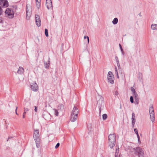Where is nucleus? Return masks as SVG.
<instances>
[{"label":"nucleus","mask_w":157,"mask_h":157,"mask_svg":"<svg viewBox=\"0 0 157 157\" xmlns=\"http://www.w3.org/2000/svg\"><path fill=\"white\" fill-rule=\"evenodd\" d=\"M17 107H16V110H15V112H16V114L18 115V114L17 113Z\"/></svg>","instance_id":"79ce46f5"},{"label":"nucleus","mask_w":157,"mask_h":157,"mask_svg":"<svg viewBox=\"0 0 157 157\" xmlns=\"http://www.w3.org/2000/svg\"><path fill=\"white\" fill-rule=\"evenodd\" d=\"M14 11L11 8H8L6 9L5 13L6 15L8 16L9 18H13Z\"/></svg>","instance_id":"20e7f679"},{"label":"nucleus","mask_w":157,"mask_h":157,"mask_svg":"<svg viewBox=\"0 0 157 157\" xmlns=\"http://www.w3.org/2000/svg\"><path fill=\"white\" fill-rule=\"evenodd\" d=\"M116 144V135L114 133L110 134L109 136V145L110 148H112Z\"/></svg>","instance_id":"f257e3e1"},{"label":"nucleus","mask_w":157,"mask_h":157,"mask_svg":"<svg viewBox=\"0 0 157 157\" xmlns=\"http://www.w3.org/2000/svg\"><path fill=\"white\" fill-rule=\"evenodd\" d=\"M135 154L138 156V157H144V153L143 150L140 147H138L134 148Z\"/></svg>","instance_id":"7ed1b4c3"},{"label":"nucleus","mask_w":157,"mask_h":157,"mask_svg":"<svg viewBox=\"0 0 157 157\" xmlns=\"http://www.w3.org/2000/svg\"><path fill=\"white\" fill-rule=\"evenodd\" d=\"M49 67V66L48 65V67ZM45 67L46 68H48V66H45Z\"/></svg>","instance_id":"de8ad7c7"},{"label":"nucleus","mask_w":157,"mask_h":157,"mask_svg":"<svg viewBox=\"0 0 157 157\" xmlns=\"http://www.w3.org/2000/svg\"><path fill=\"white\" fill-rule=\"evenodd\" d=\"M84 39H86V38H87V43L89 44V37L87 36H84Z\"/></svg>","instance_id":"bb28decb"},{"label":"nucleus","mask_w":157,"mask_h":157,"mask_svg":"<svg viewBox=\"0 0 157 157\" xmlns=\"http://www.w3.org/2000/svg\"><path fill=\"white\" fill-rule=\"evenodd\" d=\"M97 105L99 108V113H101V107H103L104 105V98L100 95H98L97 98Z\"/></svg>","instance_id":"f03ea898"},{"label":"nucleus","mask_w":157,"mask_h":157,"mask_svg":"<svg viewBox=\"0 0 157 157\" xmlns=\"http://www.w3.org/2000/svg\"><path fill=\"white\" fill-rule=\"evenodd\" d=\"M78 110L77 108L74 106L72 111L71 114L78 115Z\"/></svg>","instance_id":"ddd939ff"},{"label":"nucleus","mask_w":157,"mask_h":157,"mask_svg":"<svg viewBox=\"0 0 157 157\" xmlns=\"http://www.w3.org/2000/svg\"><path fill=\"white\" fill-rule=\"evenodd\" d=\"M28 110H29V109L27 108H24V112H25L26 113Z\"/></svg>","instance_id":"e433bc0d"},{"label":"nucleus","mask_w":157,"mask_h":157,"mask_svg":"<svg viewBox=\"0 0 157 157\" xmlns=\"http://www.w3.org/2000/svg\"><path fill=\"white\" fill-rule=\"evenodd\" d=\"M24 71V68L22 67H20L18 68L17 72L18 74L21 75L23 73Z\"/></svg>","instance_id":"f3484780"},{"label":"nucleus","mask_w":157,"mask_h":157,"mask_svg":"<svg viewBox=\"0 0 157 157\" xmlns=\"http://www.w3.org/2000/svg\"><path fill=\"white\" fill-rule=\"evenodd\" d=\"M59 146V143H57V144L56 145V146L55 147V148H57Z\"/></svg>","instance_id":"c9c22d12"},{"label":"nucleus","mask_w":157,"mask_h":157,"mask_svg":"<svg viewBox=\"0 0 157 157\" xmlns=\"http://www.w3.org/2000/svg\"><path fill=\"white\" fill-rule=\"evenodd\" d=\"M117 64L118 67L119 68L120 67V64H119V61L118 60V61H117Z\"/></svg>","instance_id":"4c0bfd02"},{"label":"nucleus","mask_w":157,"mask_h":157,"mask_svg":"<svg viewBox=\"0 0 157 157\" xmlns=\"http://www.w3.org/2000/svg\"><path fill=\"white\" fill-rule=\"evenodd\" d=\"M26 113H25V112H24V113H23V116H22V117H23V118H25V115Z\"/></svg>","instance_id":"58836bf2"},{"label":"nucleus","mask_w":157,"mask_h":157,"mask_svg":"<svg viewBox=\"0 0 157 157\" xmlns=\"http://www.w3.org/2000/svg\"><path fill=\"white\" fill-rule=\"evenodd\" d=\"M45 33L46 36L47 37L48 36V30L47 29H45Z\"/></svg>","instance_id":"a878e982"},{"label":"nucleus","mask_w":157,"mask_h":157,"mask_svg":"<svg viewBox=\"0 0 157 157\" xmlns=\"http://www.w3.org/2000/svg\"><path fill=\"white\" fill-rule=\"evenodd\" d=\"M10 137H9V138H8V140H7V141H8L9 140V139H10Z\"/></svg>","instance_id":"09e8293b"},{"label":"nucleus","mask_w":157,"mask_h":157,"mask_svg":"<svg viewBox=\"0 0 157 157\" xmlns=\"http://www.w3.org/2000/svg\"><path fill=\"white\" fill-rule=\"evenodd\" d=\"M46 5L48 10L52 8V2L51 0H46Z\"/></svg>","instance_id":"9b49d317"},{"label":"nucleus","mask_w":157,"mask_h":157,"mask_svg":"<svg viewBox=\"0 0 157 157\" xmlns=\"http://www.w3.org/2000/svg\"><path fill=\"white\" fill-rule=\"evenodd\" d=\"M43 117L46 120H48L50 118V115L49 113L47 112H45L43 114Z\"/></svg>","instance_id":"2eb2a0df"},{"label":"nucleus","mask_w":157,"mask_h":157,"mask_svg":"<svg viewBox=\"0 0 157 157\" xmlns=\"http://www.w3.org/2000/svg\"><path fill=\"white\" fill-rule=\"evenodd\" d=\"M132 124L133 125V127H134L136 122V119L135 115L134 113H132Z\"/></svg>","instance_id":"dca6fc26"},{"label":"nucleus","mask_w":157,"mask_h":157,"mask_svg":"<svg viewBox=\"0 0 157 157\" xmlns=\"http://www.w3.org/2000/svg\"><path fill=\"white\" fill-rule=\"evenodd\" d=\"M107 79L108 82L113 84L114 83V76L113 73L109 71L107 74Z\"/></svg>","instance_id":"423d86ee"},{"label":"nucleus","mask_w":157,"mask_h":157,"mask_svg":"<svg viewBox=\"0 0 157 157\" xmlns=\"http://www.w3.org/2000/svg\"><path fill=\"white\" fill-rule=\"evenodd\" d=\"M59 107H60L61 109H63L64 108V106L63 105L61 104H59Z\"/></svg>","instance_id":"7c9ffc66"},{"label":"nucleus","mask_w":157,"mask_h":157,"mask_svg":"<svg viewBox=\"0 0 157 157\" xmlns=\"http://www.w3.org/2000/svg\"><path fill=\"white\" fill-rule=\"evenodd\" d=\"M39 130L38 129H34L33 137L36 141L39 140Z\"/></svg>","instance_id":"1a4fd4ad"},{"label":"nucleus","mask_w":157,"mask_h":157,"mask_svg":"<svg viewBox=\"0 0 157 157\" xmlns=\"http://www.w3.org/2000/svg\"><path fill=\"white\" fill-rule=\"evenodd\" d=\"M114 95L116 96H117L118 95V92L117 91H114Z\"/></svg>","instance_id":"f704fd0d"},{"label":"nucleus","mask_w":157,"mask_h":157,"mask_svg":"<svg viewBox=\"0 0 157 157\" xmlns=\"http://www.w3.org/2000/svg\"><path fill=\"white\" fill-rule=\"evenodd\" d=\"M118 22V19L117 18H115L112 21L113 23L115 25Z\"/></svg>","instance_id":"6ab92c4d"},{"label":"nucleus","mask_w":157,"mask_h":157,"mask_svg":"<svg viewBox=\"0 0 157 157\" xmlns=\"http://www.w3.org/2000/svg\"><path fill=\"white\" fill-rule=\"evenodd\" d=\"M137 138H138V142L139 143H140L141 142H140V137L139 136V135H137Z\"/></svg>","instance_id":"2f4dec72"},{"label":"nucleus","mask_w":157,"mask_h":157,"mask_svg":"<svg viewBox=\"0 0 157 157\" xmlns=\"http://www.w3.org/2000/svg\"><path fill=\"white\" fill-rule=\"evenodd\" d=\"M107 117V115L106 114H103L102 115V118L103 120H105Z\"/></svg>","instance_id":"4be33fe9"},{"label":"nucleus","mask_w":157,"mask_h":157,"mask_svg":"<svg viewBox=\"0 0 157 157\" xmlns=\"http://www.w3.org/2000/svg\"><path fill=\"white\" fill-rule=\"evenodd\" d=\"M115 71L116 74H117V73H118L117 70V68L116 67L115 68Z\"/></svg>","instance_id":"ea45409f"},{"label":"nucleus","mask_w":157,"mask_h":157,"mask_svg":"<svg viewBox=\"0 0 157 157\" xmlns=\"http://www.w3.org/2000/svg\"><path fill=\"white\" fill-rule=\"evenodd\" d=\"M34 110H35V112H37V107L36 106H35Z\"/></svg>","instance_id":"a19ab883"},{"label":"nucleus","mask_w":157,"mask_h":157,"mask_svg":"<svg viewBox=\"0 0 157 157\" xmlns=\"http://www.w3.org/2000/svg\"><path fill=\"white\" fill-rule=\"evenodd\" d=\"M8 5V2L6 0H0V15L2 11L1 8L7 7Z\"/></svg>","instance_id":"39448f33"},{"label":"nucleus","mask_w":157,"mask_h":157,"mask_svg":"<svg viewBox=\"0 0 157 157\" xmlns=\"http://www.w3.org/2000/svg\"><path fill=\"white\" fill-rule=\"evenodd\" d=\"M117 75V78H119V75H118V73H117V74H116Z\"/></svg>","instance_id":"c03bdc74"},{"label":"nucleus","mask_w":157,"mask_h":157,"mask_svg":"<svg viewBox=\"0 0 157 157\" xmlns=\"http://www.w3.org/2000/svg\"><path fill=\"white\" fill-rule=\"evenodd\" d=\"M134 131L136 134V135H139L138 132V130L136 128H135L134 129Z\"/></svg>","instance_id":"473e14b6"},{"label":"nucleus","mask_w":157,"mask_h":157,"mask_svg":"<svg viewBox=\"0 0 157 157\" xmlns=\"http://www.w3.org/2000/svg\"><path fill=\"white\" fill-rule=\"evenodd\" d=\"M116 59L117 61H118V58L117 56L116 57Z\"/></svg>","instance_id":"37998d69"},{"label":"nucleus","mask_w":157,"mask_h":157,"mask_svg":"<svg viewBox=\"0 0 157 157\" xmlns=\"http://www.w3.org/2000/svg\"><path fill=\"white\" fill-rule=\"evenodd\" d=\"M78 117V115L71 114V121L72 122H74L76 121Z\"/></svg>","instance_id":"4468645a"},{"label":"nucleus","mask_w":157,"mask_h":157,"mask_svg":"<svg viewBox=\"0 0 157 157\" xmlns=\"http://www.w3.org/2000/svg\"><path fill=\"white\" fill-rule=\"evenodd\" d=\"M135 100H136V104H138V103H139V99H138V98H135Z\"/></svg>","instance_id":"72a5a7b5"},{"label":"nucleus","mask_w":157,"mask_h":157,"mask_svg":"<svg viewBox=\"0 0 157 157\" xmlns=\"http://www.w3.org/2000/svg\"><path fill=\"white\" fill-rule=\"evenodd\" d=\"M36 2H37V1H40V0H36Z\"/></svg>","instance_id":"49530a36"},{"label":"nucleus","mask_w":157,"mask_h":157,"mask_svg":"<svg viewBox=\"0 0 157 157\" xmlns=\"http://www.w3.org/2000/svg\"><path fill=\"white\" fill-rule=\"evenodd\" d=\"M133 97L134 98H138V95L137 93L136 92L135 93H133Z\"/></svg>","instance_id":"b1692460"},{"label":"nucleus","mask_w":157,"mask_h":157,"mask_svg":"<svg viewBox=\"0 0 157 157\" xmlns=\"http://www.w3.org/2000/svg\"><path fill=\"white\" fill-rule=\"evenodd\" d=\"M35 142L36 143V145L37 147V148H39L40 147V143H39V141H36V140H35Z\"/></svg>","instance_id":"5701e85b"},{"label":"nucleus","mask_w":157,"mask_h":157,"mask_svg":"<svg viewBox=\"0 0 157 157\" xmlns=\"http://www.w3.org/2000/svg\"><path fill=\"white\" fill-rule=\"evenodd\" d=\"M119 47H120V48L121 49V50L122 52V54H124V52L123 51V49L122 48L121 45L120 44H119Z\"/></svg>","instance_id":"cd10ccee"},{"label":"nucleus","mask_w":157,"mask_h":157,"mask_svg":"<svg viewBox=\"0 0 157 157\" xmlns=\"http://www.w3.org/2000/svg\"><path fill=\"white\" fill-rule=\"evenodd\" d=\"M2 20H1V18H0V23L2 22Z\"/></svg>","instance_id":"a18cd8bd"},{"label":"nucleus","mask_w":157,"mask_h":157,"mask_svg":"<svg viewBox=\"0 0 157 157\" xmlns=\"http://www.w3.org/2000/svg\"><path fill=\"white\" fill-rule=\"evenodd\" d=\"M26 18L27 19L29 20L31 15V7L29 4H27L26 6Z\"/></svg>","instance_id":"6e6552de"},{"label":"nucleus","mask_w":157,"mask_h":157,"mask_svg":"<svg viewBox=\"0 0 157 157\" xmlns=\"http://www.w3.org/2000/svg\"><path fill=\"white\" fill-rule=\"evenodd\" d=\"M31 88L32 90L33 91H37L38 90V86L35 82L31 84Z\"/></svg>","instance_id":"9d476101"},{"label":"nucleus","mask_w":157,"mask_h":157,"mask_svg":"<svg viewBox=\"0 0 157 157\" xmlns=\"http://www.w3.org/2000/svg\"><path fill=\"white\" fill-rule=\"evenodd\" d=\"M36 6L38 9H39L40 6V1H37L36 3Z\"/></svg>","instance_id":"aec40b11"},{"label":"nucleus","mask_w":157,"mask_h":157,"mask_svg":"<svg viewBox=\"0 0 157 157\" xmlns=\"http://www.w3.org/2000/svg\"><path fill=\"white\" fill-rule=\"evenodd\" d=\"M149 112L151 120L152 122H153L155 121V118L154 112L152 105H151L149 109Z\"/></svg>","instance_id":"0eeeda50"},{"label":"nucleus","mask_w":157,"mask_h":157,"mask_svg":"<svg viewBox=\"0 0 157 157\" xmlns=\"http://www.w3.org/2000/svg\"><path fill=\"white\" fill-rule=\"evenodd\" d=\"M36 25L38 27H40L41 25V21L40 17L39 16L37 15L36 16Z\"/></svg>","instance_id":"f8f14e48"},{"label":"nucleus","mask_w":157,"mask_h":157,"mask_svg":"<svg viewBox=\"0 0 157 157\" xmlns=\"http://www.w3.org/2000/svg\"><path fill=\"white\" fill-rule=\"evenodd\" d=\"M130 101L132 103H133L134 102L133 97L132 96H131L130 97Z\"/></svg>","instance_id":"c756f323"},{"label":"nucleus","mask_w":157,"mask_h":157,"mask_svg":"<svg viewBox=\"0 0 157 157\" xmlns=\"http://www.w3.org/2000/svg\"><path fill=\"white\" fill-rule=\"evenodd\" d=\"M119 148H118V149H117V148L116 149V151L115 153V157H116L117 155H118V152H119Z\"/></svg>","instance_id":"393cba45"},{"label":"nucleus","mask_w":157,"mask_h":157,"mask_svg":"<svg viewBox=\"0 0 157 157\" xmlns=\"http://www.w3.org/2000/svg\"><path fill=\"white\" fill-rule=\"evenodd\" d=\"M151 28L152 30H157V24H152Z\"/></svg>","instance_id":"a211bd4d"},{"label":"nucleus","mask_w":157,"mask_h":157,"mask_svg":"<svg viewBox=\"0 0 157 157\" xmlns=\"http://www.w3.org/2000/svg\"><path fill=\"white\" fill-rule=\"evenodd\" d=\"M131 90L133 94L136 92L135 89L133 87H131Z\"/></svg>","instance_id":"c85d7f7f"},{"label":"nucleus","mask_w":157,"mask_h":157,"mask_svg":"<svg viewBox=\"0 0 157 157\" xmlns=\"http://www.w3.org/2000/svg\"><path fill=\"white\" fill-rule=\"evenodd\" d=\"M53 110L54 111L55 115H56V116H58V110L56 109H53Z\"/></svg>","instance_id":"412c9836"}]
</instances>
